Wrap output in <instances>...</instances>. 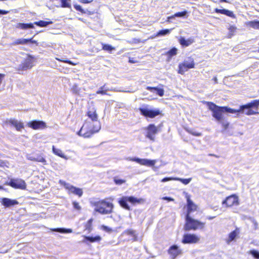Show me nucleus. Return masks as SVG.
I'll return each mask as SVG.
<instances>
[{"label":"nucleus","instance_id":"45","mask_svg":"<svg viewBox=\"0 0 259 259\" xmlns=\"http://www.w3.org/2000/svg\"><path fill=\"white\" fill-rule=\"evenodd\" d=\"M235 29L236 28L233 26L230 27L229 28V32L228 35V38L232 37V36L234 35V32H235Z\"/></svg>","mask_w":259,"mask_h":259},{"label":"nucleus","instance_id":"34","mask_svg":"<svg viewBox=\"0 0 259 259\" xmlns=\"http://www.w3.org/2000/svg\"><path fill=\"white\" fill-rule=\"evenodd\" d=\"M238 235V232H237V230H234L231 233L229 234V238L227 240V242L228 244H229L231 241L234 240L235 238L236 237L237 235Z\"/></svg>","mask_w":259,"mask_h":259},{"label":"nucleus","instance_id":"61","mask_svg":"<svg viewBox=\"0 0 259 259\" xmlns=\"http://www.w3.org/2000/svg\"><path fill=\"white\" fill-rule=\"evenodd\" d=\"M31 40L29 41V42H30L33 43V44H36V41L33 40L32 38H31Z\"/></svg>","mask_w":259,"mask_h":259},{"label":"nucleus","instance_id":"27","mask_svg":"<svg viewBox=\"0 0 259 259\" xmlns=\"http://www.w3.org/2000/svg\"><path fill=\"white\" fill-rule=\"evenodd\" d=\"M88 116L90 118L92 121L96 122L97 123L98 122V115L96 113V110L95 109H93L92 110L89 111L87 113Z\"/></svg>","mask_w":259,"mask_h":259},{"label":"nucleus","instance_id":"7","mask_svg":"<svg viewBox=\"0 0 259 259\" xmlns=\"http://www.w3.org/2000/svg\"><path fill=\"white\" fill-rule=\"evenodd\" d=\"M59 183L61 185L63 186L66 189L68 190L69 193H72L79 197L82 195L83 191L81 189L76 188L63 180H60Z\"/></svg>","mask_w":259,"mask_h":259},{"label":"nucleus","instance_id":"40","mask_svg":"<svg viewBox=\"0 0 259 259\" xmlns=\"http://www.w3.org/2000/svg\"><path fill=\"white\" fill-rule=\"evenodd\" d=\"M175 180L179 181L185 185H187L191 181L192 178L182 179L179 178H175Z\"/></svg>","mask_w":259,"mask_h":259},{"label":"nucleus","instance_id":"48","mask_svg":"<svg viewBox=\"0 0 259 259\" xmlns=\"http://www.w3.org/2000/svg\"><path fill=\"white\" fill-rule=\"evenodd\" d=\"M251 254L255 258H259V252L258 251L252 250L250 251Z\"/></svg>","mask_w":259,"mask_h":259},{"label":"nucleus","instance_id":"57","mask_svg":"<svg viewBox=\"0 0 259 259\" xmlns=\"http://www.w3.org/2000/svg\"><path fill=\"white\" fill-rule=\"evenodd\" d=\"M4 76H5L4 74L0 73V85L2 84V81H3V79L4 77Z\"/></svg>","mask_w":259,"mask_h":259},{"label":"nucleus","instance_id":"51","mask_svg":"<svg viewBox=\"0 0 259 259\" xmlns=\"http://www.w3.org/2000/svg\"><path fill=\"white\" fill-rule=\"evenodd\" d=\"M114 181L115 183L117 185H121L125 182L123 180L117 179V178H114Z\"/></svg>","mask_w":259,"mask_h":259},{"label":"nucleus","instance_id":"8","mask_svg":"<svg viewBox=\"0 0 259 259\" xmlns=\"http://www.w3.org/2000/svg\"><path fill=\"white\" fill-rule=\"evenodd\" d=\"M145 130V137L151 141H154L155 136L158 132V128L154 124H150Z\"/></svg>","mask_w":259,"mask_h":259},{"label":"nucleus","instance_id":"19","mask_svg":"<svg viewBox=\"0 0 259 259\" xmlns=\"http://www.w3.org/2000/svg\"><path fill=\"white\" fill-rule=\"evenodd\" d=\"M235 113H237V115L240 113H245V114H246L247 115H254V114L257 113V112L253 111L250 108H242V106H241L240 107L239 109H238V110L235 109Z\"/></svg>","mask_w":259,"mask_h":259},{"label":"nucleus","instance_id":"50","mask_svg":"<svg viewBox=\"0 0 259 259\" xmlns=\"http://www.w3.org/2000/svg\"><path fill=\"white\" fill-rule=\"evenodd\" d=\"M61 4V7L63 8H69L70 7V4L69 1H60Z\"/></svg>","mask_w":259,"mask_h":259},{"label":"nucleus","instance_id":"36","mask_svg":"<svg viewBox=\"0 0 259 259\" xmlns=\"http://www.w3.org/2000/svg\"><path fill=\"white\" fill-rule=\"evenodd\" d=\"M52 23V21H44L41 20L39 21L35 22L34 24L40 27H46L47 25L51 24Z\"/></svg>","mask_w":259,"mask_h":259},{"label":"nucleus","instance_id":"12","mask_svg":"<svg viewBox=\"0 0 259 259\" xmlns=\"http://www.w3.org/2000/svg\"><path fill=\"white\" fill-rule=\"evenodd\" d=\"M127 160L130 161H133L137 162V163L143 165H148V166H153L155 163V160H149L147 159H140L137 157L131 158L128 157Z\"/></svg>","mask_w":259,"mask_h":259},{"label":"nucleus","instance_id":"18","mask_svg":"<svg viewBox=\"0 0 259 259\" xmlns=\"http://www.w3.org/2000/svg\"><path fill=\"white\" fill-rule=\"evenodd\" d=\"M187 202V214L190 215V213L196 210L197 206L193 203L190 199L189 195H187L186 196Z\"/></svg>","mask_w":259,"mask_h":259},{"label":"nucleus","instance_id":"49","mask_svg":"<svg viewBox=\"0 0 259 259\" xmlns=\"http://www.w3.org/2000/svg\"><path fill=\"white\" fill-rule=\"evenodd\" d=\"M72 91L74 93L76 94H79L80 91V89L78 87V85L76 84H74L72 87Z\"/></svg>","mask_w":259,"mask_h":259},{"label":"nucleus","instance_id":"53","mask_svg":"<svg viewBox=\"0 0 259 259\" xmlns=\"http://www.w3.org/2000/svg\"><path fill=\"white\" fill-rule=\"evenodd\" d=\"M56 59L59 61L71 64V65H75L71 61H69V60H63V59H59V58H56Z\"/></svg>","mask_w":259,"mask_h":259},{"label":"nucleus","instance_id":"4","mask_svg":"<svg viewBox=\"0 0 259 259\" xmlns=\"http://www.w3.org/2000/svg\"><path fill=\"white\" fill-rule=\"evenodd\" d=\"M143 201V199L142 198L138 199L134 196H123L119 199L118 203L122 208L130 210L131 208L127 204L128 202L133 204H135L136 203H141Z\"/></svg>","mask_w":259,"mask_h":259},{"label":"nucleus","instance_id":"63","mask_svg":"<svg viewBox=\"0 0 259 259\" xmlns=\"http://www.w3.org/2000/svg\"><path fill=\"white\" fill-rule=\"evenodd\" d=\"M91 2V1H83V2L84 3H89Z\"/></svg>","mask_w":259,"mask_h":259},{"label":"nucleus","instance_id":"28","mask_svg":"<svg viewBox=\"0 0 259 259\" xmlns=\"http://www.w3.org/2000/svg\"><path fill=\"white\" fill-rule=\"evenodd\" d=\"M214 11L216 13L223 14L232 18L234 17L233 13L229 10L226 9H219L216 8L215 9Z\"/></svg>","mask_w":259,"mask_h":259},{"label":"nucleus","instance_id":"47","mask_svg":"<svg viewBox=\"0 0 259 259\" xmlns=\"http://www.w3.org/2000/svg\"><path fill=\"white\" fill-rule=\"evenodd\" d=\"M72 205H73V208L75 209H76L77 210H81V207L80 206L79 203H78V202H77L76 201H73L72 202Z\"/></svg>","mask_w":259,"mask_h":259},{"label":"nucleus","instance_id":"46","mask_svg":"<svg viewBox=\"0 0 259 259\" xmlns=\"http://www.w3.org/2000/svg\"><path fill=\"white\" fill-rule=\"evenodd\" d=\"M219 122L221 123L224 130H226L228 128L229 123L227 121L225 120V119H224L223 120Z\"/></svg>","mask_w":259,"mask_h":259},{"label":"nucleus","instance_id":"17","mask_svg":"<svg viewBox=\"0 0 259 259\" xmlns=\"http://www.w3.org/2000/svg\"><path fill=\"white\" fill-rule=\"evenodd\" d=\"M88 124H83L80 130L77 132V135L84 138H90L92 136V133L88 131Z\"/></svg>","mask_w":259,"mask_h":259},{"label":"nucleus","instance_id":"55","mask_svg":"<svg viewBox=\"0 0 259 259\" xmlns=\"http://www.w3.org/2000/svg\"><path fill=\"white\" fill-rule=\"evenodd\" d=\"M162 199L164 200H167L168 201H171L174 200L173 198L168 197H164L162 198Z\"/></svg>","mask_w":259,"mask_h":259},{"label":"nucleus","instance_id":"24","mask_svg":"<svg viewBox=\"0 0 259 259\" xmlns=\"http://www.w3.org/2000/svg\"><path fill=\"white\" fill-rule=\"evenodd\" d=\"M26 158L27 159L31 161L40 162L44 164H47L46 159L41 156H37L35 157L34 156H32L31 155H27Z\"/></svg>","mask_w":259,"mask_h":259},{"label":"nucleus","instance_id":"30","mask_svg":"<svg viewBox=\"0 0 259 259\" xmlns=\"http://www.w3.org/2000/svg\"><path fill=\"white\" fill-rule=\"evenodd\" d=\"M52 150L53 153L58 156L66 160L68 159V158L63 153L61 150L55 148L54 146H53Z\"/></svg>","mask_w":259,"mask_h":259},{"label":"nucleus","instance_id":"22","mask_svg":"<svg viewBox=\"0 0 259 259\" xmlns=\"http://www.w3.org/2000/svg\"><path fill=\"white\" fill-rule=\"evenodd\" d=\"M7 123L14 126L19 131H20L24 127L23 123L16 119H11L7 121Z\"/></svg>","mask_w":259,"mask_h":259},{"label":"nucleus","instance_id":"64","mask_svg":"<svg viewBox=\"0 0 259 259\" xmlns=\"http://www.w3.org/2000/svg\"><path fill=\"white\" fill-rule=\"evenodd\" d=\"M209 156H215V157H218V156H217V155H214V154H209Z\"/></svg>","mask_w":259,"mask_h":259},{"label":"nucleus","instance_id":"35","mask_svg":"<svg viewBox=\"0 0 259 259\" xmlns=\"http://www.w3.org/2000/svg\"><path fill=\"white\" fill-rule=\"evenodd\" d=\"M83 237L86 240L89 241L91 242L99 241L101 239V237L99 236H97L95 237L84 236Z\"/></svg>","mask_w":259,"mask_h":259},{"label":"nucleus","instance_id":"13","mask_svg":"<svg viewBox=\"0 0 259 259\" xmlns=\"http://www.w3.org/2000/svg\"><path fill=\"white\" fill-rule=\"evenodd\" d=\"M223 204H226L227 207H231L234 205H238V198L235 195H232L227 197L222 202Z\"/></svg>","mask_w":259,"mask_h":259},{"label":"nucleus","instance_id":"60","mask_svg":"<svg viewBox=\"0 0 259 259\" xmlns=\"http://www.w3.org/2000/svg\"><path fill=\"white\" fill-rule=\"evenodd\" d=\"M213 81H214L215 83H218V79H217V77L216 76H215V77H214L213 78Z\"/></svg>","mask_w":259,"mask_h":259},{"label":"nucleus","instance_id":"5","mask_svg":"<svg viewBox=\"0 0 259 259\" xmlns=\"http://www.w3.org/2000/svg\"><path fill=\"white\" fill-rule=\"evenodd\" d=\"M139 110L142 115L151 118H154L160 114L159 110L151 109L148 105H143L139 108Z\"/></svg>","mask_w":259,"mask_h":259},{"label":"nucleus","instance_id":"52","mask_svg":"<svg viewBox=\"0 0 259 259\" xmlns=\"http://www.w3.org/2000/svg\"><path fill=\"white\" fill-rule=\"evenodd\" d=\"M74 8L76 10L79 11L82 13H85V11L81 8V7L79 5H74Z\"/></svg>","mask_w":259,"mask_h":259},{"label":"nucleus","instance_id":"58","mask_svg":"<svg viewBox=\"0 0 259 259\" xmlns=\"http://www.w3.org/2000/svg\"><path fill=\"white\" fill-rule=\"evenodd\" d=\"M103 227L104 228V230L106 231L109 232L111 230V229L110 228H108L107 226H103Z\"/></svg>","mask_w":259,"mask_h":259},{"label":"nucleus","instance_id":"38","mask_svg":"<svg viewBox=\"0 0 259 259\" xmlns=\"http://www.w3.org/2000/svg\"><path fill=\"white\" fill-rule=\"evenodd\" d=\"M102 46L103 50L109 52H111L115 50V48L110 45L102 43Z\"/></svg>","mask_w":259,"mask_h":259},{"label":"nucleus","instance_id":"6","mask_svg":"<svg viewBox=\"0 0 259 259\" xmlns=\"http://www.w3.org/2000/svg\"><path fill=\"white\" fill-rule=\"evenodd\" d=\"M194 65L193 59L191 58H188L182 63L179 64L178 73L184 74L189 69L193 68Z\"/></svg>","mask_w":259,"mask_h":259},{"label":"nucleus","instance_id":"56","mask_svg":"<svg viewBox=\"0 0 259 259\" xmlns=\"http://www.w3.org/2000/svg\"><path fill=\"white\" fill-rule=\"evenodd\" d=\"M9 13V11L0 10V15H5Z\"/></svg>","mask_w":259,"mask_h":259},{"label":"nucleus","instance_id":"37","mask_svg":"<svg viewBox=\"0 0 259 259\" xmlns=\"http://www.w3.org/2000/svg\"><path fill=\"white\" fill-rule=\"evenodd\" d=\"M18 26L22 29H26L28 28H33L34 26L33 24L29 23V24H24L20 23L18 24Z\"/></svg>","mask_w":259,"mask_h":259},{"label":"nucleus","instance_id":"39","mask_svg":"<svg viewBox=\"0 0 259 259\" xmlns=\"http://www.w3.org/2000/svg\"><path fill=\"white\" fill-rule=\"evenodd\" d=\"M170 31L171 29H168L161 30L157 32L156 36H163L168 34L170 32Z\"/></svg>","mask_w":259,"mask_h":259},{"label":"nucleus","instance_id":"32","mask_svg":"<svg viewBox=\"0 0 259 259\" xmlns=\"http://www.w3.org/2000/svg\"><path fill=\"white\" fill-rule=\"evenodd\" d=\"M247 26L252 27L254 29H259V21H250L247 22Z\"/></svg>","mask_w":259,"mask_h":259},{"label":"nucleus","instance_id":"23","mask_svg":"<svg viewBox=\"0 0 259 259\" xmlns=\"http://www.w3.org/2000/svg\"><path fill=\"white\" fill-rule=\"evenodd\" d=\"M194 42V40L193 38L190 37L187 39H186L183 37H181L179 39V43L183 47H188Z\"/></svg>","mask_w":259,"mask_h":259},{"label":"nucleus","instance_id":"54","mask_svg":"<svg viewBox=\"0 0 259 259\" xmlns=\"http://www.w3.org/2000/svg\"><path fill=\"white\" fill-rule=\"evenodd\" d=\"M175 178H172V177H166L162 179L161 180L162 182H166L169 181L171 180H175Z\"/></svg>","mask_w":259,"mask_h":259},{"label":"nucleus","instance_id":"62","mask_svg":"<svg viewBox=\"0 0 259 259\" xmlns=\"http://www.w3.org/2000/svg\"><path fill=\"white\" fill-rule=\"evenodd\" d=\"M214 218V217H208V219L211 220L213 219Z\"/></svg>","mask_w":259,"mask_h":259},{"label":"nucleus","instance_id":"1","mask_svg":"<svg viewBox=\"0 0 259 259\" xmlns=\"http://www.w3.org/2000/svg\"><path fill=\"white\" fill-rule=\"evenodd\" d=\"M208 109L212 112V116L219 122L225 119V113H235V109L226 106H219L210 102H205Z\"/></svg>","mask_w":259,"mask_h":259},{"label":"nucleus","instance_id":"26","mask_svg":"<svg viewBox=\"0 0 259 259\" xmlns=\"http://www.w3.org/2000/svg\"><path fill=\"white\" fill-rule=\"evenodd\" d=\"M123 234L131 236L132 237V238L130 240H132V241H136L138 240V236L136 234L135 231L133 230H126L123 232Z\"/></svg>","mask_w":259,"mask_h":259},{"label":"nucleus","instance_id":"14","mask_svg":"<svg viewBox=\"0 0 259 259\" xmlns=\"http://www.w3.org/2000/svg\"><path fill=\"white\" fill-rule=\"evenodd\" d=\"M27 125L34 130L44 129L46 127V123L42 121L33 120L28 122Z\"/></svg>","mask_w":259,"mask_h":259},{"label":"nucleus","instance_id":"59","mask_svg":"<svg viewBox=\"0 0 259 259\" xmlns=\"http://www.w3.org/2000/svg\"><path fill=\"white\" fill-rule=\"evenodd\" d=\"M174 16L173 15L171 16H169V17H167V22H171V20L174 19Z\"/></svg>","mask_w":259,"mask_h":259},{"label":"nucleus","instance_id":"42","mask_svg":"<svg viewBox=\"0 0 259 259\" xmlns=\"http://www.w3.org/2000/svg\"><path fill=\"white\" fill-rule=\"evenodd\" d=\"M177 48H173L167 52V55L169 57H172L177 54Z\"/></svg>","mask_w":259,"mask_h":259},{"label":"nucleus","instance_id":"15","mask_svg":"<svg viewBox=\"0 0 259 259\" xmlns=\"http://www.w3.org/2000/svg\"><path fill=\"white\" fill-rule=\"evenodd\" d=\"M0 203L5 207H10L19 203L18 201L16 200L6 197H0Z\"/></svg>","mask_w":259,"mask_h":259},{"label":"nucleus","instance_id":"21","mask_svg":"<svg viewBox=\"0 0 259 259\" xmlns=\"http://www.w3.org/2000/svg\"><path fill=\"white\" fill-rule=\"evenodd\" d=\"M168 253L172 256V259H174L178 255L181 254L182 251L177 245H174L169 248Z\"/></svg>","mask_w":259,"mask_h":259},{"label":"nucleus","instance_id":"20","mask_svg":"<svg viewBox=\"0 0 259 259\" xmlns=\"http://www.w3.org/2000/svg\"><path fill=\"white\" fill-rule=\"evenodd\" d=\"M109 91H114V92H126V91L118 90H116V89H109L108 88H106L105 87V85H104L100 88L99 90L97 91L96 94H101V95H107L108 96H110V94L107 93V92Z\"/></svg>","mask_w":259,"mask_h":259},{"label":"nucleus","instance_id":"41","mask_svg":"<svg viewBox=\"0 0 259 259\" xmlns=\"http://www.w3.org/2000/svg\"><path fill=\"white\" fill-rule=\"evenodd\" d=\"M187 13H188L187 11H184L183 12L176 13L173 16H174V18L175 17L185 18L187 16Z\"/></svg>","mask_w":259,"mask_h":259},{"label":"nucleus","instance_id":"10","mask_svg":"<svg viewBox=\"0 0 259 259\" xmlns=\"http://www.w3.org/2000/svg\"><path fill=\"white\" fill-rule=\"evenodd\" d=\"M8 185L16 189L25 190L26 188V183L21 179H11Z\"/></svg>","mask_w":259,"mask_h":259},{"label":"nucleus","instance_id":"44","mask_svg":"<svg viewBox=\"0 0 259 259\" xmlns=\"http://www.w3.org/2000/svg\"><path fill=\"white\" fill-rule=\"evenodd\" d=\"M187 131L190 134H191L193 136H195L199 137V136H201L202 135V134L201 133L197 132L192 129H189V130L188 129V130H187Z\"/></svg>","mask_w":259,"mask_h":259},{"label":"nucleus","instance_id":"33","mask_svg":"<svg viewBox=\"0 0 259 259\" xmlns=\"http://www.w3.org/2000/svg\"><path fill=\"white\" fill-rule=\"evenodd\" d=\"M31 39H26V38H20L16 39L13 43V45H25L27 44L29 41H31Z\"/></svg>","mask_w":259,"mask_h":259},{"label":"nucleus","instance_id":"9","mask_svg":"<svg viewBox=\"0 0 259 259\" xmlns=\"http://www.w3.org/2000/svg\"><path fill=\"white\" fill-rule=\"evenodd\" d=\"M33 57L28 55L24 62L18 66V69L19 70H26L31 69L33 66Z\"/></svg>","mask_w":259,"mask_h":259},{"label":"nucleus","instance_id":"16","mask_svg":"<svg viewBox=\"0 0 259 259\" xmlns=\"http://www.w3.org/2000/svg\"><path fill=\"white\" fill-rule=\"evenodd\" d=\"M84 124H88L87 131L91 132L92 133V135L98 132L101 128V125L99 122H98L97 123L93 124L92 122L86 121Z\"/></svg>","mask_w":259,"mask_h":259},{"label":"nucleus","instance_id":"11","mask_svg":"<svg viewBox=\"0 0 259 259\" xmlns=\"http://www.w3.org/2000/svg\"><path fill=\"white\" fill-rule=\"evenodd\" d=\"M200 238L195 234H185L183 236L182 243L184 244L196 243L199 242Z\"/></svg>","mask_w":259,"mask_h":259},{"label":"nucleus","instance_id":"43","mask_svg":"<svg viewBox=\"0 0 259 259\" xmlns=\"http://www.w3.org/2000/svg\"><path fill=\"white\" fill-rule=\"evenodd\" d=\"M93 222V219H90L85 225V229L88 230L89 232L92 231V225Z\"/></svg>","mask_w":259,"mask_h":259},{"label":"nucleus","instance_id":"31","mask_svg":"<svg viewBox=\"0 0 259 259\" xmlns=\"http://www.w3.org/2000/svg\"><path fill=\"white\" fill-rule=\"evenodd\" d=\"M51 230L52 231L57 232L60 233H71L72 232V230L71 229H66L63 228L52 229Z\"/></svg>","mask_w":259,"mask_h":259},{"label":"nucleus","instance_id":"25","mask_svg":"<svg viewBox=\"0 0 259 259\" xmlns=\"http://www.w3.org/2000/svg\"><path fill=\"white\" fill-rule=\"evenodd\" d=\"M259 106V99L253 100L252 102L249 103L246 105H242V108H250L258 109Z\"/></svg>","mask_w":259,"mask_h":259},{"label":"nucleus","instance_id":"3","mask_svg":"<svg viewBox=\"0 0 259 259\" xmlns=\"http://www.w3.org/2000/svg\"><path fill=\"white\" fill-rule=\"evenodd\" d=\"M186 224L184 229L186 231L195 230L198 228L202 229L204 223L192 219L189 214L186 216Z\"/></svg>","mask_w":259,"mask_h":259},{"label":"nucleus","instance_id":"2","mask_svg":"<svg viewBox=\"0 0 259 259\" xmlns=\"http://www.w3.org/2000/svg\"><path fill=\"white\" fill-rule=\"evenodd\" d=\"M94 205L95 206V210L103 214L111 213L114 207L113 203L105 200L95 202Z\"/></svg>","mask_w":259,"mask_h":259},{"label":"nucleus","instance_id":"29","mask_svg":"<svg viewBox=\"0 0 259 259\" xmlns=\"http://www.w3.org/2000/svg\"><path fill=\"white\" fill-rule=\"evenodd\" d=\"M147 89L150 91L151 92L154 93L156 92V94L160 97L163 96L164 95V90L162 89L147 87Z\"/></svg>","mask_w":259,"mask_h":259}]
</instances>
